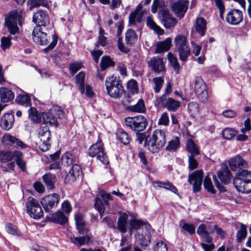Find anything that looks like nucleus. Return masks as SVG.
Listing matches in <instances>:
<instances>
[{
  "label": "nucleus",
  "mask_w": 251,
  "mask_h": 251,
  "mask_svg": "<svg viewBox=\"0 0 251 251\" xmlns=\"http://www.w3.org/2000/svg\"><path fill=\"white\" fill-rule=\"evenodd\" d=\"M165 5L163 0H153L151 11L155 13L157 9L160 8L158 14L164 27L166 29L174 28L177 24V20L170 14L168 9L164 7Z\"/></svg>",
  "instance_id": "nucleus-1"
},
{
  "label": "nucleus",
  "mask_w": 251,
  "mask_h": 251,
  "mask_svg": "<svg viewBox=\"0 0 251 251\" xmlns=\"http://www.w3.org/2000/svg\"><path fill=\"white\" fill-rule=\"evenodd\" d=\"M236 190L242 193L251 192V171L247 169L238 171L233 181Z\"/></svg>",
  "instance_id": "nucleus-2"
},
{
  "label": "nucleus",
  "mask_w": 251,
  "mask_h": 251,
  "mask_svg": "<svg viewBox=\"0 0 251 251\" xmlns=\"http://www.w3.org/2000/svg\"><path fill=\"white\" fill-rule=\"evenodd\" d=\"M166 143L164 132L161 130H155L149 140H146L145 146L152 153H158Z\"/></svg>",
  "instance_id": "nucleus-3"
},
{
  "label": "nucleus",
  "mask_w": 251,
  "mask_h": 251,
  "mask_svg": "<svg viewBox=\"0 0 251 251\" xmlns=\"http://www.w3.org/2000/svg\"><path fill=\"white\" fill-rule=\"evenodd\" d=\"M64 117V112L62 108L58 105L53 106L48 112L42 113V121L45 125L57 126L60 121Z\"/></svg>",
  "instance_id": "nucleus-4"
},
{
  "label": "nucleus",
  "mask_w": 251,
  "mask_h": 251,
  "mask_svg": "<svg viewBox=\"0 0 251 251\" xmlns=\"http://www.w3.org/2000/svg\"><path fill=\"white\" fill-rule=\"evenodd\" d=\"M105 86L108 95L114 99L120 98L125 92L122 81L113 75L106 78Z\"/></svg>",
  "instance_id": "nucleus-5"
},
{
  "label": "nucleus",
  "mask_w": 251,
  "mask_h": 251,
  "mask_svg": "<svg viewBox=\"0 0 251 251\" xmlns=\"http://www.w3.org/2000/svg\"><path fill=\"white\" fill-rule=\"evenodd\" d=\"M22 17L17 11H13L10 12L9 16L5 18V25L7 27L9 32L15 35L19 32V28L17 26L22 25Z\"/></svg>",
  "instance_id": "nucleus-6"
},
{
  "label": "nucleus",
  "mask_w": 251,
  "mask_h": 251,
  "mask_svg": "<svg viewBox=\"0 0 251 251\" xmlns=\"http://www.w3.org/2000/svg\"><path fill=\"white\" fill-rule=\"evenodd\" d=\"M175 43L178 52L180 60L185 62L190 54V50L187 44L186 37L180 35L177 36L175 38Z\"/></svg>",
  "instance_id": "nucleus-7"
},
{
  "label": "nucleus",
  "mask_w": 251,
  "mask_h": 251,
  "mask_svg": "<svg viewBox=\"0 0 251 251\" xmlns=\"http://www.w3.org/2000/svg\"><path fill=\"white\" fill-rule=\"evenodd\" d=\"M88 154L89 156L94 157L96 156L97 159L99 160L104 164H108L109 160L105 152H104V147L101 141H98L93 144L89 149Z\"/></svg>",
  "instance_id": "nucleus-8"
},
{
  "label": "nucleus",
  "mask_w": 251,
  "mask_h": 251,
  "mask_svg": "<svg viewBox=\"0 0 251 251\" xmlns=\"http://www.w3.org/2000/svg\"><path fill=\"white\" fill-rule=\"evenodd\" d=\"M26 212L34 219H39L43 217V210L38 201L33 197L28 198L26 203Z\"/></svg>",
  "instance_id": "nucleus-9"
},
{
  "label": "nucleus",
  "mask_w": 251,
  "mask_h": 251,
  "mask_svg": "<svg viewBox=\"0 0 251 251\" xmlns=\"http://www.w3.org/2000/svg\"><path fill=\"white\" fill-rule=\"evenodd\" d=\"M156 105L157 106H161L167 108L170 111H176L180 106L179 101L168 97L166 95H163L162 96L158 97L155 101Z\"/></svg>",
  "instance_id": "nucleus-10"
},
{
  "label": "nucleus",
  "mask_w": 251,
  "mask_h": 251,
  "mask_svg": "<svg viewBox=\"0 0 251 251\" xmlns=\"http://www.w3.org/2000/svg\"><path fill=\"white\" fill-rule=\"evenodd\" d=\"M59 201V195L56 193H53L41 199L40 203L45 212L50 213L52 208L57 207Z\"/></svg>",
  "instance_id": "nucleus-11"
},
{
  "label": "nucleus",
  "mask_w": 251,
  "mask_h": 251,
  "mask_svg": "<svg viewBox=\"0 0 251 251\" xmlns=\"http://www.w3.org/2000/svg\"><path fill=\"white\" fill-rule=\"evenodd\" d=\"M195 92L201 101L204 102L207 100L208 92L206 85L201 77H198L195 79Z\"/></svg>",
  "instance_id": "nucleus-12"
},
{
  "label": "nucleus",
  "mask_w": 251,
  "mask_h": 251,
  "mask_svg": "<svg viewBox=\"0 0 251 251\" xmlns=\"http://www.w3.org/2000/svg\"><path fill=\"white\" fill-rule=\"evenodd\" d=\"M203 176V172L202 170H196L188 176V183L191 184L193 181H194L193 184L194 193L199 192L201 191Z\"/></svg>",
  "instance_id": "nucleus-13"
},
{
  "label": "nucleus",
  "mask_w": 251,
  "mask_h": 251,
  "mask_svg": "<svg viewBox=\"0 0 251 251\" xmlns=\"http://www.w3.org/2000/svg\"><path fill=\"white\" fill-rule=\"evenodd\" d=\"M166 59L158 56L153 57L148 61V65L151 70L156 74H164L166 71Z\"/></svg>",
  "instance_id": "nucleus-14"
},
{
  "label": "nucleus",
  "mask_w": 251,
  "mask_h": 251,
  "mask_svg": "<svg viewBox=\"0 0 251 251\" xmlns=\"http://www.w3.org/2000/svg\"><path fill=\"white\" fill-rule=\"evenodd\" d=\"M46 31L40 26L35 27L32 32L33 41L42 46L46 45L48 43V37Z\"/></svg>",
  "instance_id": "nucleus-15"
},
{
  "label": "nucleus",
  "mask_w": 251,
  "mask_h": 251,
  "mask_svg": "<svg viewBox=\"0 0 251 251\" xmlns=\"http://www.w3.org/2000/svg\"><path fill=\"white\" fill-rule=\"evenodd\" d=\"M82 174V171L81 167L77 164H73L65 177V183L69 184L75 182Z\"/></svg>",
  "instance_id": "nucleus-16"
},
{
  "label": "nucleus",
  "mask_w": 251,
  "mask_h": 251,
  "mask_svg": "<svg viewBox=\"0 0 251 251\" xmlns=\"http://www.w3.org/2000/svg\"><path fill=\"white\" fill-rule=\"evenodd\" d=\"M229 165L230 169L233 171L244 170L248 167V162L243 159L242 156L237 155L229 160Z\"/></svg>",
  "instance_id": "nucleus-17"
},
{
  "label": "nucleus",
  "mask_w": 251,
  "mask_h": 251,
  "mask_svg": "<svg viewBox=\"0 0 251 251\" xmlns=\"http://www.w3.org/2000/svg\"><path fill=\"white\" fill-rule=\"evenodd\" d=\"M188 0H179L174 3L171 6V8L177 17L182 18L188 9Z\"/></svg>",
  "instance_id": "nucleus-18"
},
{
  "label": "nucleus",
  "mask_w": 251,
  "mask_h": 251,
  "mask_svg": "<svg viewBox=\"0 0 251 251\" xmlns=\"http://www.w3.org/2000/svg\"><path fill=\"white\" fill-rule=\"evenodd\" d=\"M242 20V12L239 10L236 9H231L226 14V22L230 25H237L239 24Z\"/></svg>",
  "instance_id": "nucleus-19"
},
{
  "label": "nucleus",
  "mask_w": 251,
  "mask_h": 251,
  "mask_svg": "<svg viewBox=\"0 0 251 251\" xmlns=\"http://www.w3.org/2000/svg\"><path fill=\"white\" fill-rule=\"evenodd\" d=\"M46 219L49 222L61 225H64L68 222V217L60 210H58L56 212L51 214V216H47Z\"/></svg>",
  "instance_id": "nucleus-20"
},
{
  "label": "nucleus",
  "mask_w": 251,
  "mask_h": 251,
  "mask_svg": "<svg viewBox=\"0 0 251 251\" xmlns=\"http://www.w3.org/2000/svg\"><path fill=\"white\" fill-rule=\"evenodd\" d=\"M2 140L6 145L14 146L16 148L19 147L24 149L27 147V146L23 142L10 134L4 135Z\"/></svg>",
  "instance_id": "nucleus-21"
},
{
  "label": "nucleus",
  "mask_w": 251,
  "mask_h": 251,
  "mask_svg": "<svg viewBox=\"0 0 251 251\" xmlns=\"http://www.w3.org/2000/svg\"><path fill=\"white\" fill-rule=\"evenodd\" d=\"M33 22L37 26L45 27L49 24V17L43 11H38L33 15Z\"/></svg>",
  "instance_id": "nucleus-22"
},
{
  "label": "nucleus",
  "mask_w": 251,
  "mask_h": 251,
  "mask_svg": "<svg viewBox=\"0 0 251 251\" xmlns=\"http://www.w3.org/2000/svg\"><path fill=\"white\" fill-rule=\"evenodd\" d=\"M217 176L223 184L227 185L230 182L232 175L228 167L225 166L218 171Z\"/></svg>",
  "instance_id": "nucleus-23"
},
{
  "label": "nucleus",
  "mask_w": 251,
  "mask_h": 251,
  "mask_svg": "<svg viewBox=\"0 0 251 251\" xmlns=\"http://www.w3.org/2000/svg\"><path fill=\"white\" fill-rule=\"evenodd\" d=\"M75 220L76 228L78 232L81 234H84L88 232L86 227V223L84 219V215L80 213H76L75 215Z\"/></svg>",
  "instance_id": "nucleus-24"
},
{
  "label": "nucleus",
  "mask_w": 251,
  "mask_h": 251,
  "mask_svg": "<svg viewBox=\"0 0 251 251\" xmlns=\"http://www.w3.org/2000/svg\"><path fill=\"white\" fill-rule=\"evenodd\" d=\"M128 215L126 213H122L117 222V229L122 233L125 234L127 231Z\"/></svg>",
  "instance_id": "nucleus-25"
},
{
  "label": "nucleus",
  "mask_w": 251,
  "mask_h": 251,
  "mask_svg": "<svg viewBox=\"0 0 251 251\" xmlns=\"http://www.w3.org/2000/svg\"><path fill=\"white\" fill-rule=\"evenodd\" d=\"M135 238L141 247H147L151 242V233L148 232L144 234L138 233L135 235Z\"/></svg>",
  "instance_id": "nucleus-26"
},
{
  "label": "nucleus",
  "mask_w": 251,
  "mask_h": 251,
  "mask_svg": "<svg viewBox=\"0 0 251 251\" xmlns=\"http://www.w3.org/2000/svg\"><path fill=\"white\" fill-rule=\"evenodd\" d=\"M43 182L48 189L52 190L55 188L56 177L55 175L51 173H46L42 176Z\"/></svg>",
  "instance_id": "nucleus-27"
},
{
  "label": "nucleus",
  "mask_w": 251,
  "mask_h": 251,
  "mask_svg": "<svg viewBox=\"0 0 251 251\" xmlns=\"http://www.w3.org/2000/svg\"><path fill=\"white\" fill-rule=\"evenodd\" d=\"M130 128L135 131L136 133L137 140L138 141L139 144H142L144 141V143L146 140H149L150 136L147 135L145 132L140 133V131L143 130L146 126H130ZM145 147L146 146L144 145Z\"/></svg>",
  "instance_id": "nucleus-28"
},
{
  "label": "nucleus",
  "mask_w": 251,
  "mask_h": 251,
  "mask_svg": "<svg viewBox=\"0 0 251 251\" xmlns=\"http://www.w3.org/2000/svg\"><path fill=\"white\" fill-rule=\"evenodd\" d=\"M14 98L13 92L6 87L0 88V98L1 101L6 102L12 100Z\"/></svg>",
  "instance_id": "nucleus-29"
},
{
  "label": "nucleus",
  "mask_w": 251,
  "mask_h": 251,
  "mask_svg": "<svg viewBox=\"0 0 251 251\" xmlns=\"http://www.w3.org/2000/svg\"><path fill=\"white\" fill-rule=\"evenodd\" d=\"M28 118L34 124H39L42 122V113H40L34 107L28 110Z\"/></svg>",
  "instance_id": "nucleus-30"
},
{
  "label": "nucleus",
  "mask_w": 251,
  "mask_h": 251,
  "mask_svg": "<svg viewBox=\"0 0 251 251\" xmlns=\"http://www.w3.org/2000/svg\"><path fill=\"white\" fill-rule=\"evenodd\" d=\"M18 150L14 151H0V162L1 163H6L11 161L13 159H15L16 156V152H18Z\"/></svg>",
  "instance_id": "nucleus-31"
},
{
  "label": "nucleus",
  "mask_w": 251,
  "mask_h": 251,
  "mask_svg": "<svg viewBox=\"0 0 251 251\" xmlns=\"http://www.w3.org/2000/svg\"><path fill=\"white\" fill-rule=\"evenodd\" d=\"M15 162L19 168L24 172L26 171V162L24 159V155L22 152L18 151L16 152Z\"/></svg>",
  "instance_id": "nucleus-32"
},
{
  "label": "nucleus",
  "mask_w": 251,
  "mask_h": 251,
  "mask_svg": "<svg viewBox=\"0 0 251 251\" xmlns=\"http://www.w3.org/2000/svg\"><path fill=\"white\" fill-rule=\"evenodd\" d=\"M206 29V20L202 18H199L196 20V30L201 36L204 35Z\"/></svg>",
  "instance_id": "nucleus-33"
},
{
  "label": "nucleus",
  "mask_w": 251,
  "mask_h": 251,
  "mask_svg": "<svg viewBox=\"0 0 251 251\" xmlns=\"http://www.w3.org/2000/svg\"><path fill=\"white\" fill-rule=\"evenodd\" d=\"M171 39L168 38L164 41L159 43L156 46L155 52L160 53L169 50L171 47Z\"/></svg>",
  "instance_id": "nucleus-34"
},
{
  "label": "nucleus",
  "mask_w": 251,
  "mask_h": 251,
  "mask_svg": "<svg viewBox=\"0 0 251 251\" xmlns=\"http://www.w3.org/2000/svg\"><path fill=\"white\" fill-rule=\"evenodd\" d=\"M85 73L80 72L75 76V83L81 94L85 93Z\"/></svg>",
  "instance_id": "nucleus-35"
},
{
  "label": "nucleus",
  "mask_w": 251,
  "mask_h": 251,
  "mask_svg": "<svg viewBox=\"0 0 251 251\" xmlns=\"http://www.w3.org/2000/svg\"><path fill=\"white\" fill-rule=\"evenodd\" d=\"M90 240V238L88 235L70 238L71 242L76 246H83L85 244H88Z\"/></svg>",
  "instance_id": "nucleus-36"
},
{
  "label": "nucleus",
  "mask_w": 251,
  "mask_h": 251,
  "mask_svg": "<svg viewBox=\"0 0 251 251\" xmlns=\"http://www.w3.org/2000/svg\"><path fill=\"white\" fill-rule=\"evenodd\" d=\"M129 231L132 232L133 230H138L142 226L146 225L147 223L142 219H132L129 221Z\"/></svg>",
  "instance_id": "nucleus-37"
},
{
  "label": "nucleus",
  "mask_w": 251,
  "mask_h": 251,
  "mask_svg": "<svg viewBox=\"0 0 251 251\" xmlns=\"http://www.w3.org/2000/svg\"><path fill=\"white\" fill-rule=\"evenodd\" d=\"M180 147V141L178 137L175 136L168 142L166 150L169 151H176Z\"/></svg>",
  "instance_id": "nucleus-38"
},
{
  "label": "nucleus",
  "mask_w": 251,
  "mask_h": 251,
  "mask_svg": "<svg viewBox=\"0 0 251 251\" xmlns=\"http://www.w3.org/2000/svg\"><path fill=\"white\" fill-rule=\"evenodd\" d=\"M116 136L119 141L124 145H127L130 142V137L128 134L123 129H119L116 133Z\"/></svg>",
  "instance_id": "nucleus-39"
},
{
  "label": "nucleus",
  "mask_w": 251,
  "mask_h": 251,
  "mask_svg": "<svg viewBox=\"0 0 251 251\" xmlns=\"http://www.w3.org/2000/svg\"><path fill=\"white\" fill-rule=\"evenodd\" d=\"M186 149L191 154L199 155L200 153L197 145L192 139H189L187 141Z\"/></svg>",
  "instance_id": "nucleus-40"
},
{
  "label": "nucleus",
  "mask_w": 251,
  "mask_h": 251,
  "mask_svg": "<svg viewBox=\"0 0 251 251\" xmlns=\"http://www.w3.org/2000/svg\"><path fill=\"white\" fill-rule=\"evenodd\" d=\"M137 41V36L135 31L129 29L126 33V41L127 45H133Z\"/></svg>",
  "instance_id": "nucleus-41"
},
{
  "label": "nucleus",
  "mask_w": 251,
  "mask_h": 251,
  "mask_svg": "<svg viewBox=\"0 0 251 251\" xmlns=\"http://www.w3.org/2000/svg\"><path fill=\"white\" fill-rule=\"evenodd\" d=\"M247 235V226L244 224H241L240 228L236 233V241L241 243L244 240Z\"/></svg>",
  "instance_id": "nucleus-42"
},
{
  "label": "nucleus",
  "mask_w": 251,
  "mask_h": 251,
  "mask_svg": "<svg viewBox=\"0 0 251 251\" xmlns=\"http://www.w3.org/2000/svg\"><path fill=\"white\" fill-rule=\"evenodd\" d=\"M6 231L12 235L16 236L18 237L23 236L22 233L19 231L15 226L12 223H8L5 226Z\"/></svg>",
  "instance_id": "nucleus-43"
},
{
  "label": "nucleus",
  "mask_w": 251,
  "mask_h": 251,
  "mask_svg": "<svg viewBox=\"0 0 251 251\" xmlns=\"http://www.w3.org/2000/svg\"><path fill=\"white\" fill-rule=\"evenodd\" d=\"M147 24L148 26L153 29L157 34L159 35L163 34L164 30L157 25L150 17H148L147 18Z\"/></svg>",
  "instance_id": "nucleus-44"
},
{
  "label": "nucleus",
  "mask_w": 251,
  "mask_h": 251,
  "mask_svg": "<svg viewBox=\"0 0 251 251\" xmlns=\"http://www.w3.org/2000/svg\"><path fill=\"white\" fill-rule=\"evenodd\" d=\"M115 62L112 60L109 56H104L100 60V68L101 71H104L109 67H113Z\"/></svg>",
  "instance_id": "nucleus-45"
},
{
  "label": "nucleus",
  "mask_w": 251,
  "mask_h": 251,
  "mask_svg": "<svg viewBox=\"0 0 251 251\" xmlns=\"http://www.w3.org/2000/svg\"><path fill=\"white\" fill-rule=\"evenodd\" d=\"M238 131L234 128L226 127L223 130L222 135L224 138L226 140H230L237 135Z\"/></svg>",
  "instance_id": "nucleus-46"
},
{
  "label": "nucleus",
  "mask_w": 251,
  "mask_h": 251,
  "mask_svg": "<svg viewBox=\"0 0 251 251\" xmlns=\"http://www.w3.org/2000/svg\"><path fill=\"white\" fill-rule=\"evenodd\" d=\"M168 60L172 67L174 68L176 74L178 73L180 65L177 61V58L171 52H169L167 54Z\"/></svg>",
  "instance_id": "nucleus-47"
},
{
  "label": "nucleus",
  "mask_w": 251,
  "mask_h": 251,
  "mask_svg": "<svg viewBox=\"0 0 251 251\" xmlns=\"http://www.w3.org/2000/svg\"><path fill=\"white\" fill-rule=\"evenodd\" d=\"M61 164L64 166H69L75 164L73 159V155L69 152H66L61 158Z\"/></svg>",
  "instance_id": "nucleus-48"
},
{
  "label": "nucleus",
  "mask_w": 251,
  "mask_h": 251,
  "mask_svg": "<svg viewBox=\"0 0 251 251\" xmlns=\"http://www.w3.org/2000/svg\"><path fill=\"white\" fill-rule=\"evenodd\" d=\"M128 109L133 112L139 113L144 112L145 109L144 100L140 99L136 104L129 106Z\"/></svg>",
  "instance_id": "nucleus-49"
},
{
  "label": "nucleus",
  "mask_w": 251,
  "mask_h": 251,
  "mask_svg": "<svg viewBox=\"0 0 251 251\" xmlns=\"http://www.w3.org/2000/svg\"><path fill=\"white\" fill-rule=\"evenodd\" d=\"M14 122V115L10 113H6L1 118L0 126H10Z\"/></svg>",
  "instance_id": "nucleus-50"
},
{
  "label": "nucleus",
  "mask_w": 251,
  "mask_h": 251,
  "mask_svg": "<svg viewBox=\"0 0 251 251\" xmlns=\"http://www.w3.org/2000/svg\"><path fill=\"white\" fill-rule=\"evenodd\" d=\"M203 187L206 191L213 194L216 193V191L214 189L212 182L210 177L206 176L203 180Z\"/></svg>",
  "instance_id": "nucleus-51"
},
{
  "label": "nucleus",
  "mask_w": 251,
  "mask_h": 251,
  "mask_svg": "<svg viewBox=\"0 0 251 251\" xmlns=\"http://www.w3.org/2000/svg\"><path fill=\"white\" fill-rule=\"evenodd\" d=\"M16 101L19 104L26 107L31 105L30 98L27 95H19L16 98Z\"/></svg>",
  "instance_id": "nucleus-52"
},
{
  "label": "nucleus",
  "mask_w": 251,
  "mask_h": 251,
  "mask_svg": "<svg viewBox=\"0 0 251 251\" xmlns=\"http://www.w3.org/2000/svg\"><path fill=\"white\" fill-rule=\"evenodd\" d=\"M181 227V231L183 233H185V232H188L190 235L195 233V226L192 224H189L184 222L182 226L180 225Z\"/></svg>",
  "instance_id": "nucleus-53"
},
{
  "label": "nucleus",
  "mask_w": 251,
  "mask_h": 251,
  "mask_svg": "<svg viewBox=\"0 0 251 251\" xmlns=\"http://www.w3.org/2000/svg\"><path fill=\"white\" fill-rule=\"evenodd\" d=\"M187 108L190 115L193 117L199 114V106L198 103L196 102H190L188 104Z\"/></svg>",
  "instance_id": "nucleus-54"
},
{
  "label": "nucleus",
  "mask_w": 251,
  "mask_h": 251,
  "mask_svg": "<svg viewBox=\"0 0 251 251\" xmlns=\"http://www.w3.org/2000/svg\"><path fill=\"white\" fill-rule=\"evenodd\" d=\"M143 17V13L132 12L129 16V23L130 25H135L136 22H140Z\"/></svg>",
  "instance_id": "nucleus-55"
},
{
  "label": "nucleus",
  "mask_w": 251,
  "mask_h": 251,
  "mask_svg": "<svg viewBox=\"0 0 251 251\" xmlns=\"http://www.w3.org/2000/svg\"><path fill=\"white\" fill-rule=\"evenodd\" d=\"M152 81L154 83V91L155 93H158L160 91V90L164 83V78L162 76L156 77L152 79Z\"/></svg>",
  "instance_id": "nucleus-56"
},
{
  "label": "nucleus",
  "mask_w": 251,
  "mask_h": 251,
  "mask_svg": "<svg viewBox=\"0 0 251 251\" xmlns=\"http://www.w3.org/2000/svg\"><path fill=\"white\" fill-rule=\"evenodd\" d=\"M94 206L95 209L99 212L100 215L103 214L104 212V208L102 200L99 198H96L95 199Z\"/></svg>",
  "instance_id": "nucleus-57"
},
{
  "label": "nucleus",
  "mask_w": 251,
  "mask_h": 251,
  "mask_svg": "<svg viewBox=\"0 0 251 251\" xmlns=\"http://www.w3.org/2000/svg\"><path fill=\"white\" fill-rule=\"evenodd\" d=\"M11 37L10 36L2 37L1 38V46L3 50L9 49L11 46Z\"/></svg>",
  "instance_id": "nucleus-58"
},
{
  "label": "nucleus",
  "mask_w": 251,
  "mask_h": 251,
  "mask_svg": "<svg viewBox=\"0 0 251 251\" xmlns=\"http://www.w3.org/2000/svg\"><path fill=\"white\" fill-rule=\"evenodd\" d=\"M195 155L190 154L188 158V168L190 170H193L197 168L198 166V162L195 158Z\"/></svg>",
  "instance_id": "nucleus-59"
},
{
  "label": "nucleus",
  "mask_w": 251,
  "mask_h": 251,
  "mask_svg": "<svg viewBox=\"0 0 251 251\" xmlns=\"http://www.w3.org/2000/svg\"><path fill=\"white\" fill-rule=\"evenodd\" d=\"M153 251H168L167 246L163 241H158L153 247Z\"/></svg>",
  "instance_id": "nucleus-60"
},
{
  "label": "nucleus",
  "mask_w": 251,
  "mask_h": 251,
  "mask_svg": "<svg viewBox=\"0 0 251 251\" xmlns=\"http://www.w3.org/2000/svg\"><path fill=\"white\" fill-rule=\"evenodd\" d=\"M82 67V64L80 62H74L70 64V71L73 75L79 70Z\"/></svg>",
  "instance_id": "nucleus-61"
},
{
  "label": "nucleus",
  "mask_w": 251,
  "mask_h": 251,
  "mask_svg": "<svg viewBox=\"0 0 251 251\" xmlns=\"http://www.w3.org/2000/svg\"><path fill=\"white\" fill-rule=\"evenodd\" d=\"M50 141H46L44 139L43 140H40L39 143V148L43 152L48 151L50 147V144L49 143Z\"/></svg>",
  "instance_id": "nucleus-62"
},
{
  "label": "nucleus",
  "mask_w": 251,
  "mask_h": 251,
  "mask_svg": "<svg viewBox=\"0 0 251 251\" xmlns=\"http://www.w3.org/2000/svg\"><path fill=\"white\" fill-rule=\"evenodd\" d=\"M100 196L103 201V203L107 207L109 206V201L112 200L113 198L109 193H102L100 194Z\"/></svg>",
  "instance_id": "nucleus-63"
},
{
  "label": "nucleus",
  "mask_w": 251,
  "mask_h": 251,
  "mask_svg": "<svg viewBox=\"0 0 251 251\" xmlns=\"http://www.w3.org/2000/svg\"><path fill=\"white\" fill-rule=\"evenodd\" d=\"M163 188L168 190L175 194H176L177 192V189L172 183L169 181L165 182Z\"/></svg>",
  "instance_id": "nucleus-64"
}]
</instances>
